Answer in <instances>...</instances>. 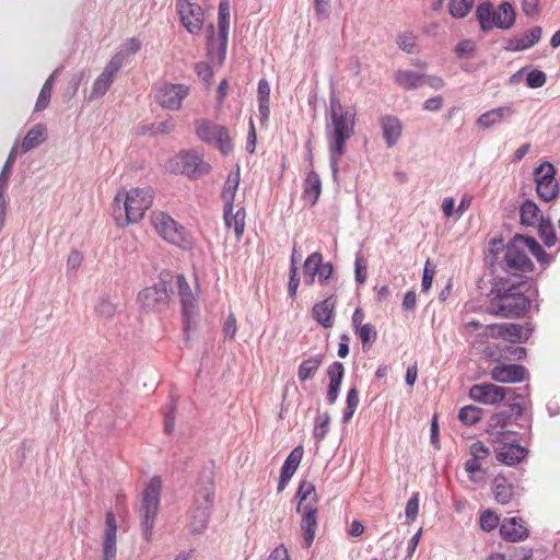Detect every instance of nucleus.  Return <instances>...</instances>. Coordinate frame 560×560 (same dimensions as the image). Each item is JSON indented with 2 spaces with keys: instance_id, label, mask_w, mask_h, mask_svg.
<instances>
[{
  "instance_id": "nucleus-1",
  "label": "nucleus",
  "mask_w": 560,
  "mask_h": 560,
  "mask_svg": "<svg viewBox=\"0 0 560 560\" xmlns=\"http://www.w3.org/2000/svg\"><path fill=\"white\" fill-rule=\"evenodd\" d=\"M355 122V112L343 107L338 98L331 97L326 137L334 173H337L339 161L346 152V142L354 135Z\"/></svg>"
},
{
  "instance_id": "nucleus-2",
  "label": "nucleus",
  "mask_w": 560,
  "mask_h": 560,
  "mask_svg": "<svg viewBox=\"0 0 560 560\" xmlns=\"http://www.w3.org/2000/svg\"><path fill=\"white\" fill-rule=\"evenodd\" d=\"M521 287V282L508 285L504 279H498L491 290L487 312L491 315L504 318H518L524 316L530 308V301L520 291Z\"/></svg>"
},
{
  "instance_id": "nucleus-3",
  "label": "nucleus",
  "mask_w": 560,
  "mask_h": 560,
  "mask_svg": "<svg viewBox=\"0 0 560 560\" xmlns=\"http://www.w3.org/2000/svg\"><path fill=\"white\" fill-rule=\"evenodd\" d=\"M153 202V190L150 187L120 189L113 201V213L118 226H127L139 222Z\"/></svg>"
},
{
  "instance_id": "nucleus-4",
  "label": "nucleus",
  "mask_w": 560,
  "mask_h": 560,
  "mask_svg": "<svg viewBox=\"0 0 560 560\" xmlns=\"http://www.w3.org/2000/svg\"><path fill=\"white\" fill-rule=\"evenodd\" d=\"M299 499L296 511L301 514L300 528L304 540V547L310 548L315 539L317 530L318 495L313 482L303 480L296 491Z\"/></svg>"
},
{
  "instance_id": "nucleus-5",
  "label": "nucleus",
  "mask_w": 560,
  "mask_h": 560,
  "mask_svg": "<svg viewBox=\"0 0 560 560\" xmlns=\"http://www.w3.org/2000/svg\"><path fill=\"white\" fill-rule=\"evenodd\" d=\"M529 254L528 236L516 234L503 247L502 258L498 259V265L505 273L522 278L535 268Z\"/></svg>"
},
{
  "instance_id": "nucleus-6",
  "label": "nucleus",
  "mask_w": 560,
  "mask_h": 560,
  "mask_svg": "<svg viewBox=\"0 0 560 560\" xmlns=\"http://www.w3.org/2000/svg\"><path fill=\"white\" fill-rule=\"evenodd\" d=\"M162 480L155 476L151 478L143 491L139 509L141 516L142 535L145 541H151L153 536L154 522L159 512Z\"/></svg>"
},
{
  "instance_id": "nucleus-7",
  "label": "nucleus",
  "mask_w": 560,
  "mask_h": 560,
  "mask_svg": "<svg viewBox=\"0 0 560 560\" xmlns=\"http://www.w3.org/2000/svg\"><path fill=\"white\" fill-rule=\"evenodd\" d=\"M476 15L483 31L494 27L508 30L513 26L516 18L513 5L508 1L501 2L497 8L490 2H482L478 5Z\"/></svg>"
},
{
  "instance_id": "nucleus-8",
  "label": "nucleus",
  "mask_w": 560,
  "mask_h": 560,
  "mask_svg": "<svg viewBox=\"0 0 560 560\" xmlns=\"http://www.w3.org/2000/svg\"><path fill=\"white\" fill-rule=\"evenodd\" d=\"M151 223L156 233L170 244L180 247L182 249H190L194 246L192 236L187 230L178 224L172 217L165 212H153L151 214Z\"/></svg>"
},
{
  "instance_id": "nucleus-9",
  "label": "nucleus",
  "mask_w": 560,
  "mask_h": 560,
  "mask_svg": "<svg viewBox=\"0 0 560 560\" xmlns=\"http://www.w3.org/2000/svg\"><path fill=\"white\" fill-rule=\"evenodd\" d=\"M194 125L196 135L201 141L213 143L224 155H228L232 151V139L229 130L224 126L208 119H197Z\"/></svg>"
},
{
  "instance_id": "nucleus-10",
  "label": "nucleus",
  "mask_w": 560,
  "mask_h": 560,
  "mask_svg": "<svg viewBox=\"0 0 560 560\" xmlns=\"http://www.w3.org/2000/svg\"><path fill=\"white\" fill-rule=\"evenodd\" d=\"M190 86L183 83L161 84L155 94L156 102L161 107L168 110H180L183 101L189 95Z\"/></svg>"
},
{
  "instance_id": "nucleus-11",
  "label": "nucleus",
  "mask_w": 560,
  "mask_h": 560,
  "mask_svg": "<svg viewBox=\"0 0 560 560\" xmlns=\"http://www.w3.org/2000/svg\"><path fill=\"white\" fill-rule=\"evenodd\" d=\"M536 191L540 199L550 201L558 195L556 170L551 163L545 162L535 170Z\"/></svg>"
},
{
  "instance_id": "nucleus-12",
  "label": "nucleus",
  "mask_w": 560,
  "mask_h": 560,
  "mask_svg": "<svg viewBox=\"0 0 560 560\" xmlns=\"http://www.w3.org/2000/svg\"><path fill=\"white\" fill-rule=\"evenodd\" d=\"M532 334L529 325H518L512 323L487 325L485 335L490 338H501L510 342H524Z\"/></svg>"
},
{
  "instance_id": "nucleus-13",
  "label": "nucleus",
  "mask_w": 560,
  "mask_h": 560,
  "mask_svg": "<svg viewBox=\"0 0 560 560\" xmlns=\"http://www.w3.org/2000/svg\"><path fill=\"white\" fill-rule=\"evenodd\" d=\"M125 57L126 55L122 51L117 52L114 57H112V59L105 67L104 71L98 75V78L93 83L90 94L91 100L98 98L105 95V93L108 91L114 81L115 74L122 67Z\"/></svg>"
},
{
  "instance_id": "nucleus-14",
  "label": "nucleus",
  "mask_w": 560,
  "mask_h": 560,
  "mask_svg": "<svg viewBox=\"0 0 560 560\" xmlns=\"http://www.w3.org/2000/svg\"><path fill=\"white\" fill-rule=\"evenodd\" d=\"M176 9L179 15L182 25L190 34H198L203 25V10L189 0H177Z\"/></svg>"
},
{
  "instance_id": "nucleus-15",
  "label": "nucleus",
  "mask_w": 560,
  "mask_h": 560,
  "mask_svg": "<svg viewBox=\"0 0 560 560\" xmlns=\"http://www.w3.org/2000/svg\"><path fill=\"white\" fill-rule=\"evenodd\" d=\"M174 162L177 171L191 178H198L210 171V165L196 152H180Z\"/></svg>"
},
{
  "instance_id": "nucleus-16",
  "label": "nucleus",
  "mask_w": 560,
  "mask_h": 560,
  "mask_svg": "<svg viewBox=\"0 0 560 560\" xmlns=\"http://www.w3.org/2000/svg\"><path fill=\"white\" fill-rule=\"evenodd\" d=\"M509 389L494 384H475L469 389V397L480 404L495 405L503 401Z\"/></svg>"
},
{
  "instance_id": "nucleus-17",
  "label": "nucleus",
  "mask_w": 560,
  "mask_h": 560,
  "mask_svg": "<svg viewBox=\"0 0 560 560\" xmlns=\"http://www.w3.org/2000/svg\"><path fill=\"white\" fill-rule=\"evenodd\" d=\"M102 559H117V522L113 511L105 514V528L102 537Z\"/></svg>"
},
{
  "instance_id": "nucleus-18",
  "label": "nucleus",
  "mask_w": 560,
  "mask_h": 560,
  "mask_svg": "<svg viewBox=\"0 0 560 560\" xmlns=\"http://www.w3.org/2000/svg\"><path fill=\"white\" fill-rule=\"evenodd\" d=\"M165 288L158 285L143 289L138 294V302L147 311H160L167 303Z\"/></svg>"
},
{
  "instance_id": "nucleus-19",
  "label": "nucleus",
  "mask_w": 560,
  "mask_h": 560,
  "mask_svg": "<svg viewBox=\"0 0 560 560\" xmlns=\"http://www.w3.org/2000/svg\"><path fill=\"white\" fill-rule=\"evenodd\" d=\"M490 375L499 383H520L526 378L527 371L520 364H500L491 370Z\"/></svg>"
},
{
  "instance_id": "nucleus-20",
  "label": "nucleus",
  "mask_w": 560,
  "mask_h": 560,
  "mask_svg": "<svg viewBox=\"0 0 560 560\" xmlns=\"http://www.w3.org/2000/svg\"><path fill=\"white\" fill-rule=\"evenodd\" d=\"M500 535L504 540L516 542L525 540L528 535V528L521 517L504 518L500 525Z\"/></svg>"
},
{
  "instance_id": "nucleus-21",
  "label": "nucleus",
  "mask_w": 560,
  "mask_h": 560,
  "mask_svg": "<svg viewBox=\"0 0 560 560\" xmlns=\"http://www.w3.org/2000/svg\"><path fill=\"white\" fill-rule=\"evenodd\" d=\"M336 302L332 298L316 303L312 308V316L324 328H331L335 324Z\"/></svg>"
},
{
  "instance_id": "nucleus-22",
  "label": "nucleus",
  "mask_w": 560,
  "mask_h": 560,
  "mask_svg": "<svg viewBox=\"0 0 560 560\" xmlns=\"http://www.w3.org/2000/svg\"><path fill=\"white\" fill-rule=\"evenodd\" d=\"M214 497L213 472L209 471L199 480L198 488L194 498V505H202L212 509Z\"/></svg>"
},
{
  "instance_id": "nucleus-23",
  "label": "nucleus",
  "mask_w": 560,
  "mask_h": 560,
  "mask_svg": "<svg viewBox=\"0 0 560 560\" xmlns=\"http://www.w3.org/2000/svg\"><path fill=\"white\" fill-rule=\"evenodd\" d=\"M327 375L329 377V384L326 398L329 404H335L345 375L343 364L340 362H332L327 368Z\"/></svg>"
},
{
  "instance_id": "nucleus-24",
  "label": "nucleus",
  "mask_w": 560,
  "mask_h": 560,
  "mask_svg": "<svg viewBox=\"0 0 560 560\" xmlns=\"http://www.w3.org/2000/svg\"><path fill=\"white\" fill-rule=\"evenodd\" d=\"M47 140V127L44 124H36L33 126L23 138L21 144H19V151L21 154L37 148Z\"/></svg>"
},
{
  "instance_id": "nucleus-25",
  "label": "nucleus",
  "mask_w": 560,
  "mask_h": 560,
  "mask_svg": "<svg viewBox=\"0 0 560 560\" xmlns=\"http://www.w3.org/2000/svg\"><path fill=\"white\" fill-rule=\"evenodd\" d=\"M219 38L222 54H225L230 28V1L220 0L218 12Z\"/></svg>"
},
{
  "instance_id": "nucleus-26",
  "label": "nucleus",
  "mask_w": 560,
  "mask_h": 560,
  "mask_svg": "<svg viewBox=\"0 0 560 560\" xmlns=\"http://www.w3.org/2000/svg\"><path fill=\"white\" fill-rule=\"evenodd\" d=\"M384 139L389 148L394 147L402 131V126L400 120L394 116H384L380 120Z\"/></svg>"
},
{
  "instance_id": "nucleus-27",
  "label": "nucleus",
  "mask_w": 560,
  "mask_h": 560,
  "mask_svg": "<svg viewBox=\"0 0 560 560\" xmlns=\"http://www.w3.org/2000/svg\"><path fill=\"white\" fill-rule=\"evenodd\" d=\"M512 106H501L483 113L478 119L477 125L480 128L488 129L492 126L503 121L506 117L514 114Z\"/></svg>"
},
{
  "instance_id": "nucleus-28",
  "label": "nucleus",
  "mask_w": 560,
  "mask_h": 560,
  "mask_svg": "<svg viewBox=\"0 0 560 560\" xmlns=\"http://www.w3.org/2000/svg\"><path fill=\"white\" fill-rule=\"evenodd\" d=\"M176 284L182 301L183 314L186 318H189L190 315L194 313L196 306L194 293L186 278L183 275L177 276Z\"/></svg>"
},
{
  "instance_id": "nucleus-29",
  "label": "nucleus",
  "mask_w": 560,
  "mask_h": 560,
  "mask_svg": "<svg viewBox=\"0 0 560 560\" xmlns=\"http://www.w3.org/2000/svg\"><path fill=\"white\" fill-rule=\"evenodd\" d=\"M542 35L540 26H534L510 43V49L514 51L526 50L537 44Z\"/></svg>"
},
{
  "instance_id": "nucleus-30",
  "label": "nucleus",
  "mask_w": 560,
  "mask_h": 560,
  "mask_svg": "<svg viewBox=\"0 0 560 560\" xmlns=\"http://www.w3.org/2000/svg\"><path fill=\"white\" fill-rule=\"evenodd\" d=\"M527 451L518 444H505L497 452V459L505 465L513 466L525 458Z\"/></svg>"
},
{
  "instance_id": "nucleus-31",
  "label": "nucleus",
  "mask_w": 560,
  "mask_h": 560,
  "mask_svg": "<svg viewBox=\"0 0 560 560\" xmlns=\"http://www.w3.org/2000/svg\"><path fill=\"white\" fill-rule=\"evenodd\" d=\"M324 362V354L318 353L303 360L298 368V378L306 382L315 376Z\"/></svg>"
},
{
  "instance_id": "nucleus-32",
  "label": "nucleus",
  "mask_w": 560,
  "mask_h": 560,
  "mask_svg": "<svg viewBox=\"0 0 560 560\" xmlns=\"http://www.w3.org/2000/svg\"><path fill=\"white\" fill-rule=\"evenodd\" d=\"M492 491L495 501L500 504H508L514 494L513 486L502 475L495 476L492 480Z\"/></svg>"
},
{
  "instance_id": "nucleus-33",
  "label": "nucleus",
  "mask_w": 560,
  "mask_h": 560,
  "mask_svg": "<svg viewBox=\"0 0 560 560\" xmlns=\"http://www.w3.org/2000/svg\"><path fill=\"white\" fill-rule=\"evenodd\" d=\"M521 223L526 226H536L545 220L538 206L532 200H525L520 208Z\"/></svg>"
},
{
  "instance_id": "nucleus-34",
  "label": "nucleus",
  "mask_w": 560,
  "mask_h": 560,
  "mask_svg": "<svg viewBox=\"0 0 560 560\" xmlns=\"http://www.w3.org/2000/svg\"><path fill=\"white\" fill-rule=\"evenodd\" d=\"M223 213L228 228H233L236 238H241L245 229L246 212L244 208H240L233 213V207H224Z\"/></svg>"
},
{
  "instance_id": "nucleus-35",
  "label": "nucleus",
  "mask_w": 560,
  "mask_h": 560,
  "mask_svg": "<svg viewBox=\"0 0 560 560\" xmlns=\"http://www.w3.org/2000/svg\"><path fill=\"white\" fill-rule=\"evenodd\" d=\"M322 192V182L317 173L311 171L304 180L303 198L311 205H315Z\"/></svg>"
},
{
  "instance_id": "nucleus-36",
  "label": "nucleus",
  "mask_w": 560,
  "mask_h": 560,
  "mask_svg": "<svg viewBox=\"0 0 560 560\" xmlns=\"http://www.w3.org/2000/svg\"><path fill=\"white\" fill-rule=\"evenodd\" d=\"M395 81L405 90L417 89L424 85V74H419L409 70H399L395 74Z\"/></svg>"
},
{
  "instance_id": "nucleus-37",
  "label": "nucleus",
  "mask_w": 560,
  "mask_h": 560,
  "mask_svg": "<svg viewBox=\"0 0 560 560\" xmlns=\"http://www.w3.org/2000/svg\"><path fill=\"white\" fill-rule=\"evenodd\" d=\"M322 261L323 256L317 252L311 254L306 258L303 265L304 282L306 285H312L314 283L317 271H319V267L322 266Z\"/></svg>"
},
{
  "instance_id": "nucleus-38",
  "label": "nucleus",
  "mask_w": 560,
  "mask_h": 560,
  "mask_svg": "<svg viewBox=\"0 0 560 560\" xmlns=\"http://www.w3.org/2000/svg\"><path fill=\"white\" fill-rule=\"evenodd\" d=\"M211 513V508L202 506V505H194L192 515H191V529L196 534L202 533L208 525L209 517Z\"/></svg>"
},
{
  "instance_id": "nucleus-39",
  "label": "nucleus",
  "mask_w": 560,
  "mask_h": 560,
  "mask_svg": "<svg viewBox=\"0 0 560 560\" xmlns=\"http://www.w3.org/2000/svg\"><path fill=\"white\" fill-rule=\"evenodd\" d=\"M240 185V172L230 173L222 190L224 207H233L235 194Z\"/></svg>"
},
{
  "instance_id": "nucleus-40",
  "label": "nucleus",
  "mask_w": 560,
  "mask_h": 560,
  "mask_svg": "<svg viewBox=\"0 0 560 560\" xmlns=\"http://www.w3.org/2000/svg\"><path fill=\"white\" fill-rule=\"evenodd\" d=\"M538 228V235L547 247H552L557 243V234L555 231V226L551 223L550 219L542 220L539 224L536 225Z\"/></svg>"
},
{
  "instance_id": "nucleus-41",
  "label": "nucleus",
  "mask_w": 560,
  "mask_h": 560,
  "mask_svg": "<svg viewBox=\"0 0 560 560\" xmlns=\"http://www.w3.org/2000/svg\"><path fill=\"white\" fill-rule=\"evenodd\" d=\"M303 456V447H295L284 460L281 472L292 477L296 471Z\"/></svg>"
},
{
  "instance_id": "nucleus-42",
  "label": "nucleus",
  "mask_w": 560,
  "mask_h": 560,
  "mask_svg": "<svg viewBox=\"0 0 560 560\" xmlns=\"http://www.w3.org/2000/svg\"><path fill=\"white\" fill-rule=\"evenodd\" d=\"M482 409L477 406H465L459 410L458 419L466 425H474L481 420Z\"/></svg>"
},
{
  "instance_id": "nucleus-43",
  "label": "nucleus",
  "mask_w": 560,
  "mask_h": 560,
  "mask_svg": "<svg viewBox=\"0 0 560 560\" xmlns=\"http://www.w3.org/2000/svg\"><path fill=\"white\" fill-rule=\"evenodd\" d=\"M475 0H451L448 11L455 19L465 18L474 7Z\"/></svg>"
},
{
  "instance_id": "nucleus-44",
  "label": "nucleus",
  "mask_w": 560,
  "mask_h": 560,
  "mask_svg": "<svg viewBox=\"0 0 560 560\" xmlns=\"http://www.w3.org/2000/svg\"><path fill=\"white\" fill-rule=\"evenodd\" d=\"M18 155H22L19 151V143L15 142L14 145L12 147L9 155H8V159L3 165V168L0 173V184L1 185H5L11 173H12V167L15 163V160L18 158Z\"/></svg>"
},
{
  "instance_id": "nucleus-45",
  "label": "nucleus",
  "mask_w": 560,
  "mask_h": 560,
  "mask_svg": "<svg viewBox=\"0 0 560 560\" xmlns=\"http://www.w3.org/2000/svg\"><path fill=\"white\" fill-rule=\"evenodd\" d=\"M354 334L361 340L363 348L371 346L377 338V331L374 325L366 323L363 326L358 327Z\"/></svg>"
},
{
  "instance_id": "nucleus-46",
  "label": "nucleus",
  "mask_w": 560,
  "mask_h": 560,
  "mask_svg": "<svg viewBox=\"0 0 560 560\" xmlns=\"http://www.w3.org/2000/svg\"><path fill=\"white\" fill-rule=\"evenodd\" d=\"M500 518L497 513L491 510L483 511L479 517L480 528L485 532H491L498 527Z\"/></svg>"
},
{
  "instance_id": "nucleus-47",
  "label": "nucleus",
  "mask_w": 560,
  "mask_h": 560,
  "mask_svg": "<svg viewBox=\"0 0 560 560\" xmlns=\"http://www.w3.org/2000/svg\"><path fill=\"white\" fill-rule=\"evenodd\" d=\"M359 406V393L357 388L349 389L347 394V409L343 413L342 421L347 423L353 416Z\"/></svg>"
},
{
  "instance_id": "nucleus-48",
  "label": "nucleus",
  "mask_w": 560,
  "mask_h": 560,
  "mask_svg": "<svg viewBox=\"0 0 560 560\" xmlns=\"http://www.w3.org/2000/svg\"><path fill=\"white\" fill-rule=\"evenodd\" d=\"M529 253L537 259L538 262L547 265L551 261V256L546 253L541 245L532 236H528Z\"/></svg>"
},
{
  "instance_id": "nucleus-49",
  "label": "nucleus",
  "mask_w": 560,
  "mask_h": 560,
  "mask_svg": "<svg viewBox=\"0 0 560 560\" xmlns=\"http://www.w3.org/2000/svg\"><path fill=\"white\" fill-rule=\"evenodd\" d=\"M465 470L469 475V480L472 482H479L483 479V472L481 471V460L469 458L465 463Z\"/></svg>"
},
{
  "instance_id": "nucleus-50",
  "label": "nucleus",
  "mask_w": 560,
  "mask_h": 560,
  "mask_svg": "<svg viewBox=\"0 0 560 560\" xmlns=\"http://www.w3.org/2000/svg\"><path fill=\"white\" fill-rule=\"evenodd\" d=\"M329 421H330V418L327 413L318 417L315 420V427H314L313 434L317 441L324 440L325 436L327 435L328 430H329Z\"/></svg>"
},
{
  "instance_id": "nucleus-51",
  "label": "nucleus",
  "mask_w": 560,
  "mask_h": 560,
  "mask_svg": "<svg viewBox=\"0 0 560 560\" xmlns=\"http://www.w3.org/2000/svg\"><path fill=\"white\" fill-rule=\"evenodd\" d=\"M97 315L105 319H110L116 313V305L108 299H101L95 306Z\"/></svg>"
},
{
  "instance_id": "nucleus-52",
  "label": "nucleus",
  "mask_w": 560,
  "mask_h": 560,
  "mask_svg": "<svg viewBox=\"0 0 560 560\" xmlns=\"http://www.w3.org/2000/svg\"><path fill=\"white\" fill-rule=\"evenodd\" d=\"M511 419L510 413L506 411H500L491 416L489 420L490 428L498 430L499 433H502L505 427L509 424Z\"/></svg>"
},
{
  "instance_id": "nucleus-53",
  "label": "nucleus",
  "mask_w": 560,
  "mask_h": 560,
  "mask_svg": "<svg viewBox=\"0 0 560 560\" xmlns=\"http://www.w3.org/2000/svg\"><path fill=\"white\" fill-rule=\"evenodd\" d=\"M300 285V278L298 275V267H296V260L294 256L291 258V266H290V280L288 284V291L291 298H295L298 289Z\"/></svg>"
},
{
  "instance_id": "nucleus-54",
  "label": "nucleus",
  "mask_w": 560,
  "mask_h": 560,
  "mask_svg": "<svg viewBox=\"0 0 560 560\" xmlns=\"http://www.w3.org/2000/svg\"><path fill=\"white\" fill-rule=\"evenodd\" d=\"M419 512V493H413L408 500L405 509L406 517L409 522L416 521Z\"/></svg>"
},
{
  "instance_id": "nucleus-55",
  "label": "nucleus",
  "mask_w": 560,
  "mask_h": 560,
  "mask_svg": "<svg viewBox=\"0 0 560 560\" xmlns=\"http://www.w3.org/2000/svg\"><path fill=\"white\" fill-rule=\"evenodd\" d=\"M546 83V74L540 70H532L526 78L527 86L532 89L541 88Z\"/></svg>"
},
{
  "instance_id": "nucleus-56",
  "label": "nucleus",
  "mask_w": 560,
  "mask_h": 560,
  "mask_svg": "<svg viewBox=\"0 0 560 560\" xmlns=\"http://www.w3.org/2000/svg\"><path fill=\"white\" fill-rule=\"evenodd\" d=\"M469 453L471 458L483 460L489 456L490 451L482 442L477 441L471 444Z\"/></svg>"
},
{
  "instance_id": "nucleus-57",
  "label": "nucleus",
  "mask_w": 560,
  "mask_h": 560,
  "mask_svg": "<svg viewBox=\"0 0 560 560\" xmlns=\"http://www.w3.org/2000/svg\"><path fill=\"white\" fill-rule=\"evenodd\" d=\"M475 43L470 39H464V40H460L456 47H455V52L457 55V57L459 58H465V57H469L474 51H475Z\"/></svg>"
},
{
  "instance_id": "nucleus-58",
  "label": "nucleus",
  "mask_w": 560,
  "mask_h": 560,
  "mask_svg": "<svg viewBox=\"0 0 560 560\" xmlns=\"http://www.w3.org/2000/svg\"><path fill=\"white\" fill-rule=\"evenodd\" d=\"M399 48L411 54L416 49V36L412 34L400 35L397 42Z\"/></svg>"
},
{
  "instance_id": "nucleus-59",
  "label": "nucleus",
  "mask_w": 560,
  "mask_h": 560,
  "mask_svg": "<svg viewBox=\"0 0 560 560\" xmlns=\"http://www.w3.org/2000/svg\"><path fill=\"white\" fill-rule=\"evenodd\" d=\"M522 11L527 16H536L540 13L539 0H522Z\"/></svg>"
},
{
  "instance_id": "nucleus-60",
  "label": "nucleus",
  "mask_w": 560,
  "mask_h": 560,
  "mask_svg": "<svg viewBox=\"0 0 560 560\" xmlns=\"http://www.w3.org/2000/svg\"><path fill=\"white\" fill-rule=\"evenodd\" d=\"M51 93L52 91L48 90V88H42L35 104L36 112H42L49 105Z\"/></svg>"
},
{
  "instance_id": "nucleus-61",
  "label": "nucleus",
  "mask_w": 560,
  "mask_h": 560,
  "mask_svg": "<svg viewBox=\"0 0 560 560\" xmlns=\"http://www.w3.org/2000/svg\"><path fill=\"white\" fill-rule=\"evenodd\" d=\"M223 331L225 337L234 339L237 331V322L233 314H230L224 323Z\"/></svg>"
},
{
  "instance_id": "nucleus-62",
  "label": "nucleus",
  "mask_w": 560,
  "mask_h": 560,
  "mask_svg": "<svg viewBox=\"0 0 560 560\" xmlns=\"http://www.w3.org/2000/svg\"><path fill=\"white\" fill-rule=\"evenodd\" d=\"M434 273H435V270L433 267H430V261L428 260L424 266L422 283H421L423 291H428L431 288Z\"/></svg>"
},
{
  "instance_id": "nucleus-63",
  "label": "nucleus",
  "mask_w": 560,
  "mask_h": 560,
  "mask_svg": "<svg viewBox=\"0 0 560 560\" xmlns=\"http://www.w3.org/2000/svg\"><path fill=\"white\" fill-rule=\"evenodd\" d=\"M270 97V86L266 79H260L257 88V98L258 101L269 102Z\"/></svg>"
},
{
  "instance_id": "nucleus-64",
  "label": "nucleus",
  "mask_w": 560,
  "mask_h": 560,
  "mask_svg": "<svg viewBox=\"0 0 560 560\" xmlns=\"http://www.w3.org/2000/svg\"><path fill=\"white\" fill-rule=\"evenodd\" d=\"M268 560H290L288 549L283 545L278 546L271 551Z\"/></svg>"
}]
</instances>
